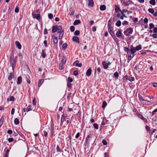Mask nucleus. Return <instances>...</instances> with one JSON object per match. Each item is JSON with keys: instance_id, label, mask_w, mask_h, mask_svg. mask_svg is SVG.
I'll return each instance as SVG.
<instances>
[{"instance_id": "nucleus-1", "label": "nucleus", "mask_w": 157, "mask_h": 157, "mask_svg": "<svg viewBox=\"0 0 157 157\" xmlns=\"http://www.w3.org/2000/svg\"><path fill=\"white\" fill-rule=\"evenodd\" d=\"M62 26L56 25L52 26V33H54L58 31V33H59L62 30Z\"/></svg>"}, {"instance_id": "nucleus-2", "label": "nucleus", "mask_w": 157, "mask_h": 157, "mask_svg": "<svg viewBox=\"0 0 157 157\" xmlns=\"http://www.w3.org/2000/svg\"><path fill=\"white\" fill-rule=\"evenodd\" d=\"M133 31V29L131 27L127 29L124 32V35L126 36H128L130 34H132Z\"/></svg>"}, {"instance_id": "nucleus-3", "label": "nucleus", "mask_w": 157, "mask_h": 157, "mask_svg": "<svg viewBox=\"0 0 157 157\" xmlns=\"http://www.w3.org/2000/svg\"><path fill=\"white\" fill-rule=\"evenodd\" d=\"M10 62L11 66L15 67L16 63V60L12 56L10 58Z\"/></svg>"}, {"instance_id": "nucleus-4", "label": "nucleus", "mask_w": 157, "mask_h": 157, "mask_svg": "<svg viewBox=\"0 0 157 157\" xmlns=\"http://www.w3.org/2000/svg\"><path fill=\"white\" fill-rule=\"evenodd\" d=\"M92 135L91 134H89L86 136L85 140V142L88 145H89L90 141L91 140Z\"/></svg>"}, {"instance_id": "nucleus-5", "label": "nucleus", "mask_w": 157, "mask_h": 157, "mask_svg": "<svg viewBox=\"0 0 157 157\" xmlns=\"http://www.w3.org/2000/svg\"><path fill=\"white\" fill-rule=\"evenodd\" d=\"M37 14L35 13H33L32 14L33 17V18H36V19L39 20L41 19L40 14V13H38V12H36Z\"/></svg>"}, {"instance_id": "nucleus-6", "label": "nucleus", "mask_w": 157, "mask_h": 157, "mask_svg": "<svg viewBox=\"0 0 157 157\" xmlns=\"http://www.w3.org/2000/svg\"><path fill=\"white\" fill-rule=\"evenodd\" d=\"M109 121L106 119L105 117L103 118L101 124V127L103 128V126H103L106 124L109 123Z\"/></svg>"}, {"instance_id": "nucleus-7", "label": "nucleus", "mask_w": 157, "mask_h": 157, "mask_svg": "<svg viewBox=\"0 0 157 157\" xmlns=\"http://www.w3.org/2000/svg\"><path fill=\"white\" fill-rule=\"evenodd\" d=\"M141 103L143 105H150L151 104V102L150 101L146 100H144V101H143L142 102H141Z\"/></svg>"}, {"instance_id": "nucleus-8", "label": "nucleus", "mask_w": 157, "mask_h": 157, "mask_svg": "<svg viewBox=\"0 0 157 157\" xmlns=\"http://www.w3.org/2000/svg\"><path fill=\"white\" fill-rule=\"evenodd\" d=\"M79 61L78 60H76L73 63L74 65H75V66L79 67H80L82 66V64L81 63H78Z\"/></svg>"}, {"instance_id": "nucleus-9", "label": "nucleus", "mask_w": 157, "mask_h": 157, "mask_svg": "<svg viewBox=\"0 0 157 157\" xmlns=\"http://www.w3.org/2000/svg\"><path fill=\"white\" fill-rule=\"evenodd\" d=\"M130 53H132L134 54L135 52L137 51L135 47H133L132 45H131L130 47Z\"/></svg>"}, {"instance_id": "nucleus-10", "label": "nucleus", "mask_w": 157, "mask_h": 157, "mask_svg": "<svg viewBox=\"0 0 157 157\" xmlns=\"http://www.w3.org/2000/svg\"><path fill=\"white\" fill-rule=\"evenodd\" d=\"M72 40L77 43H79V38L77 36H74L72 38Z\"/></svg>"}, {"instance_id": "nucleus-11", "label": "nucleus", "mask_w": 157, "mask_h": 157, "mask_svg": "<svg viewBox=\"0 0 157 157\" xmlns=\"http://www.w3.org/2000/svg\"><path fill=\"white\" fill-rule=\"evenodd\" d=\"M15 44L17 47L19 49H20L21 48V45L20 43L18 41H16L15 42Z\"/></svg>"}, {"instance_id": "nucleus-12", "label": "nucleus", "mask_w": 157, "mask_h": 157, "mask_svg": "<svg viewBox=\"0 0 157 157\" xmlns=\"http://www.w3.org/2000/svg\"><path fill=\"white\" fill-rule=\"evenodd\" d=\"M122 30H120L118 31L116 33V36L117 37H120L121 36V35H122V33L121 32Z\"/></svg>"}, {"instance_id": "nucleus-13", "label": "nucleus", "mask_w": 157, "mask_h": 157, "mask_svg": "<svg viewBox=\"0 0 157 157\" xmlns=\"http://www.w3.org/2000/svg\"><path fill=\"white\" fill-rule=\"evenodd\" d=\"M91 72L92 70L90 68H89L86 71V75L88 76H89L91 74Z\"/></svg>"}, {"instance_id": "nucleus-14", "label": "nucleus", "mask_w": 157, "mask_h": 157, "mask_svg": "<svg viewBox=\"0 0 157 157\" xmlns=\"http://www.w3.org/2000/svg\"><path fill=\"white\" fill-rule=\"evenodd\" d=\"M13 77V73L11 72L10 73V75H9L8 78L9 81H10L11 80Z\"/></svg>"}, {"instance_id": "nucleus-15", "label": "nucleus", "mask_w": 157, "mask_h": 157, "mask_svg": "<svg viewBox=\"0 0 157 157\" xmlns=\"http://www.w3.org/2000/svg\"><path fill=\"white\" fill-rule=\"evenodd\" d=\"M53 44L54 45L56 46L57 45V43L58 42V40L57 37H55L53 39Z\"/></svg>"}, {"instance_id": "nucleus-16", "label": "nucleus", "mask_w": 157, "mask_h": 157, "mask_svg": "<svg viewBox=\"0 0 157 157\" xmlns=\"http://www.w3.org/2000/svg\"><path fill=\"white\" fill-rule=\"evenodd\" d=\"M54 134V128H50V135L51 138H52Z\"/></svg>"}, {"instance_id": "nucleus-17", "label": "nucleus", "mask_w": 157, "mask_h": 157, "mask_svg": "<svg viewBox=\"0 0 157 157\" xmlns=\"http://www.w3.org/2000/svg\"><path fill=\"white\" fill-rule=\"evenodd\" d=\"M135 54L134 53H131L130 54H128V59L129 60H131L134 56Z\"/></svg>"}, {"instance_id": "nucleus-18", "label": "nucleus", "mask_w": 157, "mask_h": 157, "mask_svg": "<svg viewBox=\"0 0 157 157\" xmlns=\"http://www.w3.org/2000/svg\"><path fill=\"white\" fill-rule=\"evenodd\" d=\"M63 34L64 30H63L62 29V31H61V32L60 33V34L59 36V40H60L62 38L63 36Z\"/></svg>"}, {"instance_id": "nucleus-19", "label": "nucleus", "mask_w": 157, "mask_h": 157, "mask_svg": "<svg viewBox=\"0 0 157 157\" xmlns=\"http://www.w3.org/2000/svg\"><path fill=\"white\" fill-rule=\"evenodd\" d=\"M22 78L21 76H19L17 78V83L18 84H20L22 82Z\"/></svg>"}, {"instance_id": "nucleus-20", "label": "nucleus", "mask_w": 157, "mask_h": 157, "mask_svg": "<svg viewBox=\"0 0 157 157\" xmlns=\"http://www.w3.org/2000/svg\"><path fill=\"white\" fill-rule=\"evenodd\" d=\"M69 14L71 15H74V10L73 9L72 7L70 8L69 9Z\"/></svg>"}, {"instance_id": "nucleus-21", "label": "nucleus", "mask_w": 157, "mask_h": 157, "mask_svg": "<svg viewBox=\"0 0 157 157\" xmlns=\"http://www.w3.org/2000/svg\"><path fill=\"white\" fill-rule=\"evenodd\" d=\"M89 3L88 5L89 6L93 7L94 6V2L93 0H88Z\"/></svg>"}, {"instance_id": "nucleus-22", "label": "nucleus", "mask_w": 157, "mask_h": 157, "mask_svg": "<svg viewBox=\"0 0 157 157\" xmlns=\"http://www.w3.org/2000/svg\"><path fill=\"white\" fill-rule=\"evenodd\" d=\"M41 56L43 58H44L46 57V54L45 53V50L43 49L42 50Z\"/></svg>"}, {"instance_id": "nucleus-23", "label": "nucleus", "mask_w": 157, "mask_h": 157, "mask_svg": "<svg viewBox=\"0 0 157 157\" xmlns=\"http://www.w3.org/2000/svg\"><path fill=\"white\" fill-rule=\"evenodd\" d=\"M106 7L105 5H101L100 7V9L101 11H104L105 10Z\"/></svg>"}, {"instance_id": "nucleus-24", "label": "nucleus", "mask_w": 157, "mask_h": 157, "mask_svg": "<svg viewBox=\"0 0 157 157\" xmlns=\"http://www.w3.org/2000/svg\"><path fill=\"white\" fill-rule=\"evenodd\" d=\"M102 64V66L104 69H106L108 67V66L107 65L105 61H103Z\"/></svg>"}, {"instance_id": "nucleus-25", "label": "nucleus", "mask_w": 157, "mask_h": 157, "mask_svg": "<svg viewBox=\"0 0 157 157\" xmlns=\"http://www.w3.org/2000/svg\"><path fill=\"white\" fill-rule=\"evenodd\" d=\"M32 105H29L27 109H26V112H28L29 111H31L33 110V108H31Z\"/></svg>"}, {"instance_id": "nucleus-26", "label": "nucleus", "mask_w": 157, "mask_h": 157, "mask_svg": "<svg viewBox=\"0 0 157 157\" xmlns=\"http://www.w3.org/2000/svg\"><path fill=\"white\" fill-rule=\"evenodd\" d=\"M81 90H80L79 92L80 93L81 91L83 93L85 94H86L88 93V89H81Z\"/></svg>"}, {"instance_id": "nucleus-27", "label": "nucleus", "mask_w": 157, "mask_h": 157, "mask_svg": "<svg viewBox=\"0 0 157 157\" xmlns=\"http://www.w3.org/2000/svg\"><path fill=\"white\" fill-rule=\"evenodd\" d=\"M81 23V21L79 20H75L73 23V25H77Z\"/></svg>"}, {"instance_id": "nucleus-28", "label": "nucleus", "mask_w": 157, "mask_h": 157, "mask_svg": "<svg viewBox=\"0 0 157 157\" xmlns=\"http://www.w3.org/2000/svg\"><path fill=\"white\" fill-rule=\"evenodd\" d=\"M66 58L65 56H63L62 58V60H61V62L63 64H65L66 63Z\"/></svg>"}, {"instance_id": "nucleus-29", "label": "nucleus", "mask_w": 157, "mask_h": 157, "mask_svg": "<svg viewBox=\"0 0 157 157\" xmlns=\"http://www.w3.org/2000/svg\"><path fill=\"white\" fill-rule=\"evenodd\" d=\"M113 76L115 78L117 79L119 77V74L118 72H115L113 74Z\"/></svg>"}, {"instance_id": "nucleus-30", "label": "nucleus", "mask_w": 157, "mask_h": 157, "mask_svg": "<svg viewBox=\"0 0 157 157\" xmlns=\"http://www.w3.org/2000/svg\"><path fill=\"white\" fill-rule=\"evenodd\" d=\"M115 11L116 13H117L119 11H120L121 10H120L119 7L118 6H117V5H115Z\"/></svg>"}, {"instance_id": "nucleus-31", "label": "nucleus", "mask_w": 157, "mask_h": 157, "mask_svg": "<svg viewBox=\"0 0 157 157\" xmlns=\"http://www.w3.org/2000/svg\"><path fill=\"white\" fill-rule=\"evenodd\" d=\"M132 3H133V2L130 0H128L127 2H126V4L125 6H128L129 5H131Z\"/></svg>"}, {"instance_id": "nucleus-32", "label": "nucleus", "mask_w": 157, "mask_h": 157, "mask_svg": "<svg viewBox=\"0 0 157 157\" xmlns=\"http://www.w3.org/2000/svg\"><path fill=\"white\" fill-rule=\"evenodd\" d=\"M150 4L153 6H155V0H151L149 1Z\"/></svg>"}, {"instance_id": "nucleus-33", "label": "nucleus", "mask_w": 157, "mask_h": 157, "mask_svg": "<svg viewBox=\"0 0 157 157\" xmlns=\"http://www.w3.org/2000/svg\"><path fill=\"white\" fill-rule=\"evenodd\" d=\"M64 64H63L62 63H60L59 65V68L60 70H62L64 68Z\"/></svg>"}, {"instance_id": "nucleus-34", "label": "nucleus", "mask_w": 157, "mask_h": 157, "mask_svg": "<svg viewBox=\"0 0 157 157\" xmlns=\"http://www.w3.org/2000/svg\"><path fill=\"white\" fill-rule=\"evenodd\" d=\"M147 91V90H146V89H143L142 90V92L143 93L142 94L146 97L147 96V94L146 93Z\"/></svg>"}, {"instance_id": "nucleus-35", "label": "nucleus", "mask_w": 157, "mask_h": 157, "mask_svg": "<svg viewBox=\"0 0 157 157\" xmlns=\"http://www.w3.org/2000/svg\"><path fill=\"white\" fill-rule=\"evenodd\" d=\"M4 121V118L3 117H2L0 119V128L3 124Z\"/></svg>"}, {"instance_id": "nucleus-36", "label": "nucleus", "mask_w": 157, "mask_h": 157, "mask_svg": "<svg viewBox=\"0 0 157 157\" xmlns=\"http://www.w3.org/2000/svg\"><path fill=\"white\" fill-rule=\"evenodd\" d=\"M14 122L15 125H17L19 123V121L17 118H16L14 119Z\"/></svg>"}, {"instance_id": "nucleus-37", "label": "nucleus", "mask_w": 157, "mask_h": 157, "mask_svg": "<svg viewBox=\"0 0 157 157\" xmlns=\"http://www.w3.org/2000/svg\"><path fill=\"white\" fill-rule=\"evenodd\" d=\"M107 105V102L105 101H104L103 102L102 108L103 109H104L105 108V107H106V106Z\"/></svg>"}, {"instance_id": "nucleus-38", "label": "nucleus", "mask_w": 157, "mask_h": 157, "mask_svg": "<svg viewBox=\"0 0 157 157\" xmlns=\"http://www.w3.org/2000/svg\"><path fill=\"white\" fill-rule=\"evenodd\" d=\"M135 48H136V50L137 51H138L139 50H140L141 49L142 47H141V45L140 44H139L138 46H137Z\"/></svg>"}, {"instance_id": "nucleus-39", "label": "nucleus", "mask_w": 157, "mask_h": 157, "mask_svg": "<svg viewBox=\"0 0 157 157\" xmlns=\"http://www.w3.org/2000/svg\"><path fill=\"white\" fill-rule=\"evenodd\" d=\"M67 46V43H65L63 44L62 46V49L63 50H65Z\"/></svg>"}, {"instance_id": "nucleus-40", "label": "nucleus", "mask_w": 157, "mask_h": 157, "mask_svg": "<svg viewBox=\"0 0 157 157\" xmlns=\"http://www.w3.org/2000/svg\"><path fill=\"white\" fill-rule=\"evenodd\" d=\"M138 98L139 99V101L140 102H142V101L144 100V99L142 96L140 94L138 95Z\"/></svg>"}, {"instance_id": "nucleus-41", "label": "nucleus", "mask_w": 157, "mask_h": 157, "mask_svg": "<svg viewBox=\"0 0 157 157\" xmlns=\"http://www.w3.org/2000/svg\"><path fill=\"white\" fill-rule=\"evenodd\" d=\"M108 31L109 32H111L112 30H113V28L112 26V25H108Z\"/></svg>"}, {"instance_id": "nucleus-42", "label": "nucleus", "mask_w": 157, "mask_h": 157, "mask_svg": "<svg viewBox=\"0 0 157 157\" xmlns=\"http://www.w3.org/2000/svg\"><path fill=\"white\" fill-rule=\"evenodd\" d=\"M121 25V22L120 20H118L116 23V25L117 27H120Z\"/></svg>"}, {"instance_id": "nucleus-43", "label": "nucleus", "mask_w": 157, "mask_h": 157, "mask_svg": "<svg viewBox=\"0 0 157 157\" xmlns=\"http://www.w3.org/2000/svg\"><path fill=\"white\" fill-rule=\"evenodd\" d=\"M157 112V108L155 109L152 112L151 114V117H153L154 114H155V113Z\"/></svg>"}, {"instance_id": "nucleus-44", "label": "nucleus", "mask_w": 157, "mask_h": 157, "mask_svg": "<svg viewBox=\"0 0 157 157\" xmlns=\"http://www.w3.org/2000/svg\"><path fill=\"white\" fill-rule=\"evenodd\" d=\"M156 130L155 129H153L152 131L150 130V132H149V134L151 136Z\"/></svg>"}, {"instance_id": "nucleus-45", "label": "nucleus", "mask_w": 157, "mask_h": 157, "mask_svg": "<svg viewBox=\"0 0 157 157\" xmlns=\"http://www.w3.org/2000/svg\"><path fill=\"white\" fill-rule=\"evenodd\" d=\"M127 78L130 82H132V81H133L135 80L134 78V77H132L129 76Z\"/></svg>"}, {"instance_id": "nucleus-46", "label": "nucleus", "mask_w": 157, "mask_h": 157, "mask_svg": "<svg viewBox=\"0 0 157 157\" xmlns=\"http://www.w3.org/2000/svg\"><path fill=\"white\" fill-rule=\"evenodd\" d=\"M56 151L57 152H61V151H61V150L60 148L58 145H57L56 147Z\"/></svg>"}, {"instance_id": "nucleus-47", "label": "nucleus", "mask_w": 157, "mask_h": 157, "mask_svg": "<svg viewBox=\"0 0 157 157\" xmlns=\"http://www.w3.org/2000/svg\"><path fill=\"white\" fill-rule=\"evenodd\" d=\"M148 11L151 14H153L154 13V10L153 9L149 8L148 10Z\"/></svg>"}, {"instance_id": "nucleus-48", "label": "nucleus", "mask_w": 157, "mask_h": 157, "mask_svg": "<svg viewBox=\"0 0 157 157\" xmlns=\"http://www.w3.org/2000/svg\"><path fill=\"white\" fill-rule=\"evenodd\" d=\"M124 48V51L128 53L130 52V49H129L128 48L125 47Z\"/></svg>"}, {"instance_id": "nucleus-49", "label": "nucleus", "mask_w": 157, "mask_h": 157, "mask_svg": "<svg viewBox=\"0 0 157 157\" xmlns=\"http://www.w3.org/2000/svg\"><path fill=\"white\" fill-rule=\"evenodd\" d=\"M144 123L145 124L147 123V119L145 118L144 117H142V118L141 119Z\"/></svg>"}, {"instance_id": "nucleus-50", "label": "nucleus", "mask_w": 157, "mask_h": 157, "mask_svg": "<svg viewBox=\"0 0 157 157\" xmlns=\"http://www.w3.org/2000/svg\"><path fill=\"white\" fill-rule=\"evenodd\" d=\"M112 37H115V35L113 30L109 32Z\"/></svg>"}, {"instance_id": "nucleus-51", "label": "nucleus", "mask_w": 157, "mask_h": 157, "mask_svg": "<svg viewBox=\"0 0 157 157\" xmlns=\"http://www.w3.org/2000/svg\"><path fill=\"white\" fill-rule=\"evenodd\" d=\"M80 34V32L78 30H76L74 33V35L75 36H78Z\"/></svg>"}, {"instance_id": "nucleus-52", "label": "nucleus", "mask_w": 157, "mask_h": 157, "mask_svg": "<svg viewBox=\"0 0 157 157\" xmlns=\"http://www.w3.org/2000/svg\"><path fill=\"white\" fill-rule=\"evenodd\" d=\"M36 101L35 98H34L33 100L32 103L34 105H36Z\"/></svg>"}, {"instance_id": "nucleus-53", "label": "nucleus", "mask_w": 157, "mask_h": 157, "mask_svg": "<svg viewBox=\"0 0 157 157\" xmlns=\"http://www.w3.org/2000/svg\"><path fill=\"white\" fill-rule=\"evenodd\" d=\"M93 126L94 128L97 129H98V124H96V123H94L93 124Z\"/></svg>"}, {"instance_id": "nucleus-54", "label": "nucleus", "mask_w": 157, "mask_h": 157, "mask_svg": "<svg viewBox=\"0 0 157 157\" xmlns=\"http://www.w3.org/2000/svg\"><path fill=\"white\" fill-rule=\"evenodd\" d=\"M75 29V27L74 26H71L70 27V31L71 32H73L74 31Z\"/></svg>"}, {"instance_id": "nucleus-55", "label": "nucleus", "mask_w": 157, "mask_h": 157, "mask_svg": "<svg viewBox=\"0 0 157 157\" xmlns=\"http://www.w3.org/2000/svg\"><path fill=\"white\" fill-rule=\"evenodd\" d=\"M15 98L14 97L12 96H11L10 97V101H14Z\"/></svg>"}, {"instance_id": "nucleus-56", "label": "nucleus", "mask_w": 157, "mask_h": 157, "mask_svg": "<svg viewBox=\"0 0 157 157\" xmlns=\"http://www.w3.org/2000/svg\"><path fill=\"white\" fill-rule=\"evenodd\" d=\"M68 138L69 140V142L70 143V144H71V135H69L68 136Z\"/></svg>"}, {"instance_id": "nucleus-57", "label": "nucleus", "mask_w": 157, "mask_h": 157, "mask_svg": "<svg viewBox=\"0 0 157 157\" xmlns=\"http://www.w3.org/2000/svg\"><path fill=\"white\" fill-rule=\"evenodd\" d=\"M128 22L126 21H124L122 23V25H128Z\"/></svg>"}, {"instance_id": "nucleus-58", "label": "nucleus", "mask_w": 157, "mask_h": 157, "mask_svg": "<svg viewBox=\"0 0 157 157\" xmlns=\"http://www.w3.org/2000/svg\"><path fill=\"white\" fill-rule=\"evenodd\" d=\"M53 17V14L52 13H49L48 14V17L50 19H52Z\"/></svg>"}, {"instance_id": "nucleus-59", "label": "nucleus", "mask_w": 157, "mask_h": 157, "mask_svg": "<svg viewBox=\"0 0 157 157\" xmlns=\"http://www.w3.org/2000/svg\"><path fill=\"white\" fill-rule=\"evenodd\" d=\"M149 29H151L153 28H154V25L152 23H151L149 24Z\"/></svg>"}, {"instance_id": "nucleus-60", "label": "nucleus", "mask_w": 157, "mask_h": 157, "mask_svg": "<svg viewBox=\"0 0 157 157\" xmlns=\"http://www.w3.org/2000/svg\"><path fill=\"white\" fill-rule=\"evenodd\" d=\"M145 128L146 129V130H147V132H150V127L148 126L147 125H146V127H145Z\"/></svg>"}, {"instance_id": "nucleus-61", "label": "nucleus", "mask_w": 157, "mask_h": 157, "mask_svg": "<svg viewBox=\"0 0 157 157\" xmlns=\"http://www.w3.org/2000/svg\"><path fill=\"white\" fill-rule=\"evenodd\" d=\"M73 81V79L71 78L70 77H68V78H67L68 82H72Z\"/></svg>"}, {"instance_id": "nucleus-62", "label": "nucleus", "mask_w": 157, "mask_h": 157, "mask_svg": "<svg viewBox=\"0 0 157 157\" xmlns=\"http://www.w3.org/2000/svg\"><path fill=\"white\" fill-rule=\"evenodd\" d=\"M120 12L121 13V14L122 15H123L124 14V13H125V12H127V11L126 10H125L124 9L122 10H121Z\"/></svg>"}, {"instance_id": "nucleus-63", "label": "nucleus", "mask_w": 157, "mask_h": 157, "mask_svg": "<svg viewBox=\"0 0 157 157\" xmlns=\"http://www.w3.org/2000/svg\"><path fill=\"white\" fill-rule=\"evenodd\" d=\"M102 143L104 145H105L107 144V142L106 140L104 139L102 141Z\"/></svg>"}, {"instance_id": "nucleus-64", "label": "nucleus", "mask_w": 157, "mask_h": 157, "mask_svg": "<svg viewBox=\"0 0 157 157\" xmlns=\"http://www.w3.org/2000/svg\"><path fill=\"white\" fill-rule=\"evenodd\" d=\"M151 85H152L153 87H157V83L154 82V83H152L151 84Z\"/></svg>"}]
</instances>
